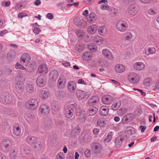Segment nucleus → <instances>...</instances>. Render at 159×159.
<instances>
[{
    "instance_id": "nucleus-1",
    "label": "nucleus",
    "mask_w": 159,
    "mask_h": 159,
    "mask_svg": "<svg viewBox=\"0 0 159 159\" xmlns=\"http://www.w3.org/2000/svg\"><path fill=\"white\" fill-rule=\"evenodd\" d=\"M38 106V101L34 98H32L28 100L25 103V105L26 109L31 111H34L36 109Z\"/></svg>"
},
{
    "instance_id": "nucleus-2",
    "label": "nucleus",
    "mask_w": 159,
    "mask_h": 159,
    "mask_svg": "<svg viewBox=\"0 0 159 159\" xmlns=\"http://www.w3.org/2000/svg\"><path fill=\"white\" fill-rule=\"evenodd\" d=\"M128 25L127 22L124 20H119L117 21L116 25L117 30L120 32H124L128 29Z\"/></svg>"
},
{
    "instance_id": "nucleus-3",
    "label": "nucleus",
    "mask_w": 159,
    "mask_h": 159,
    "mask_svg": "<svg viewBox=\"0 0 159 159\" xmlns=\"http://www.w3.org/2000/svg\"><path fill=\"white\" fill-rule=\"evenodd\" d=\"M127 79L130 82L133 84H136L138 83L140 79L138 75L135 72L129 74L128 76Z\"/></svg>"
},
{
    "instance_id": "nucleus-4",
    "label": "nucleus",
    "mask_w": 159,
    "mask_h": 159,
    "mask_svg": "<svg viewBox=\"0 0 159 159\" xmlns=\"http://www.w3.org/2000/svg\"><path fill=\"white\" fill-rule=\"evenodd\" d=\"M11 146V142L9 139H5L2 141L1 144L2 150L4 152L8 151Z\"/></svg>"
},
{
    "instance_id": "nucleus-5",
    "label": "nucleus",
    "mask_w": 159,
    "mask_h": 159,
    "mask_svg": "<svg viewBox=\"0 0 159 159\" xmlns=\"http://www.w3.org/2000/svg\"><path fill=\"white\" fill-rule=\"evenodd\" d=\"M128 11L129 14L132 16H135L139 11V9L134 4L130 5L128 7Z\"/></svg>"
},
{
    "instance_id": "nucleus-6",
    "label": "nucleus",
    "mask_w": 159,
    "mask_h": 159,
    "mask_svg": "<svg viewBox=\"0 0 159 159\" xmlns=\"http://www.w3.org/2000/svg\"><path fill=\"white\" fill-rule=\"evenodd\" d=\"M30 59V56L28 54L24 53L21 57L20 62L22 64L26 66L29 63Z\"/></svg>"
},
{
    "instance_id": "nucleus-7",
    "label": "nucleus",
    "mask_w": 159,
    "mask_h": 159,
    "mask_svg": "<svg viewBox=\"0 0 159 159\" xmlns=\"http://www.w3.org/2000/svg\"><path fill=\"white\" fill-rule=\"evenodd\" d=\"M39 112L42 115H47L50 111L49 106L46 104H42L41 105L38 109Z\"/></svg>"
},
{
    "instance_id": "nucleus-8",
    "label": "nucleus",
    "mask_w": 159,
    "mask_h": 159,
    "mask_svg": "<svg viewBox=\"0 0 159 159\" xmlns=\"http://www.w3.org/2000/svg\"><path fill=\"white\" fill-rule=\"evenodd\" d=\"M37 85L40 87H43L46 83V79L43 75H40L37 78L36 81Z\"/></svg>"
},
{
    "instance_id": "nucleus-9",
    "label": "nucleus",
    "mask_w": 159,
    "mask_h": 159,
    "mask_svg": "<svg viewBox=\"0 0 159 159\" xmlns=\"http://www.w3.org/2000/svg\"><path fill=\"white\" fill-rule=\"evenodd\" d=\"M102 52L103 56L107 59L112 60L114 59V57L111 52L107 48L102 50Z\"/></svg>"
},
{
    "instance_id": "nucleus-10",
    "label": "nucleus",
    "mask_w": 159,
    "mask_h": 159,
    "mask_svg": "<svg viewBox=\"0 0 159 159\" xmlns=\"http://www.w3.org/2000/svg\"><path fill=\"white\" fill-rule=\"evenodd\" d=\"M92 151L95 153L100 152L102 150V146L97 142H95L92 143L91 145Z\"/></svg>"
},
{
    "instance_id": "nucleus-11",
    "label": "nucleus",
    "mask_w": 159,
    "mask_h": 159,
    "mask_svg": "<svg viewBox=\"0 0 159 159\" xmlns=\"http://www.w3.org/2000/svg\"><path fill=\"white\" fill-rule=\"evenodd\" d=\"M77 88L76 83L73 81H69L67 83V89L71 93H74Z\"/></svg>"
},
{
    "instance_id": "nucleus-12",
    "label": "nucleus",
    "mask_w": 159,
    "mask_h": 159,
    "mask_svg": "<svg viewBox=\"0 0 159 159\" xmlns=\"http://www.w3.org/2000/svg\"><path fill=\"white\" fill-rule=\"evenodd\" d=\"M145 67V64L143 62L138 61L135 62L133 65L134 69L137 71L143 70Z\"/></svg>"
},
{
    "instance_id": "nucleus-13",
    "label": "nucleus",
    "mask_w": 159,
    "mask_h": 159,
    "mask_svg": "<svg viewBox=\"0 0 159 159\" xmlns=\"http://www.w3.org/2000/svg\"><path fill=\"white\" fill-rule=\"evenodd\" d=\"M114 70L116 73H121L125 71V68L122 64H117L115 65Z\"/></svg>"
},
{
    "instance_id": "nucleus-14",
    "label": "nucleus",
    "mask_w": 159,
    "mask_h": 159,
    "mask_svg": "<svg viewBox=\"0 0 159 159\" xmlns=\"http://www.w3.org/2000/svg\"><path fill=\"white\" fill-rule=\"evenodd\" d=\"M27 141L28 143L32 145L35 148L37 147V145H39V143L37 142V139L34 137L28 136Z\"/></svg>"
},
{
    "instance_id": "nucleus-15",
    "label": "nucleus",
    "mask_w": 159,
    "mask_h": 159,
    "mask_svg": "<svg viewBox=\"0 0 159 159\" xmlns=\"http://www.w3.org/2000/svg\"><path fill=\"white\" fill-rule=\"evenodd\" d=\"M93 55L92 52L89 51L85 52L83 54L82 58L83 60L88 61L92 59Z\"/></svg>"
},
{
    "instance_id": "nucleus-16",
    "label": "nucleus",
    "mask_w": 159,
    "mask_h": 159,
    "mask_svg": "<svg viewBox=\"0 0 159 159\" xmlns=\"http://www.w3.org/2000/svg\"><path fill=\"white\" fill-rule=\"evenodd\" d=\"M113 98L111 96L109 95L103 96L102 99V101L103 103L107 105L110 104L113 100Z\"/></svg>"
},
{
    "instance_id": "nucleus-17",
    "label": "nucleus",
    "mask_w": 159,
    "mask_h": 159,
    "mask_svg": "<svg viewBox=\"0 0 159 159\" xmlns=\"http://www.w3.org/2000/svg\"><path fill=\"white\" fill-rule=\"evenodd\" d=\"M133 119V115L131 114H128L125 115L123 118L121 120L122 123L125 124L129 123Z\"/></svg>"
},
{
    "instance_id": "nucleus-18",
    "label": "nucleus",
    "mask_w": 159,
    "mask_h": 159,
    "mask_svg": "<svg viewBox=\"0 0 159 159\" xmlns=\"http://www.w3.org/2000/svg\"><path fill=\"white\" fill-rule=\"evenodd\" d=\"M66 84V79L63 77H59L57 83V87L60 89H62L64 87Z\"/></svg>"
},
{
    "instance_id": "nucleus-19",
    "label": "nucleus",
    "mask_w": 159,
    "mask_h": 159,
    "mask_svg": "<svg viewBox=\"0 0 159 159\" xmlns=\"http://www.w3.org/2000/svg\"><path fill=\"white\" fill-rule=\"evenodd\" d=\"M2 101L6 103H10L11 102L12 99V97L8 94L6 93L4 94L2 97Z\"/></svg>"
},
{
    "instance_id": "nucleus-20",
    "label": "nucleus",
    "mask_w": 159,
    "mask_h": 159,
    "mask_svg": "<svg viewBox=\"0 0 159 159\" xmlns=\"http://www.w3.org/2000/svg\"><path fill=\"white\" fill-rule=\"evenodd\" d=\"M48 71V68L46 65L44 64H41L38 68V72L39 73L45 74Z\"/></svg>"
},
{
    "instance_id": "nucleus-21",
    "label": "nucleus",
    "mask_w": 159,
    "mask_h": 159,
    "mask_svg": "<svg viewBox=\"0 0 159 159\" xmlns=\"http://www.w3.org/2000/svg\"><path fill=\"white\" fill-rule=\"evenodd\" d=\"M87 21L90 23L94 22L96 20V15L94 13H91L87 17Z\"/></svg>"
},
{
    "instance_id": "nucleus-22",
    "label": "nucleus",
    "mask_w": 159,
    "mask_h": 159,
    "mask_svg": "<svg viewBox=\"0 0 159 159\" xmlns=\"http://www.w3.org/2000/svg\"><path fill=\"white\" fill-rule=\"evenodd\" d=\"M73 110L70 107H67L65 108L64 113L66 117L68 118H71L73 115Z\"/></svg>"
},
{
    "instance_id": "nucleus-23",
    "label": "nucleus",
    "mask_w": 159,
    "mask_h": 159,
    "mask_svg": "<svg viewBox=\"0 0 159 159\" xmlns=\"http://www.w3.org/2000/svg\"><path fill=\"white\" fill-rule=\"evenodd\" d=\"M109 110L108 107L105 106H102L99 109V113L101 115L105 116L108 114Z\"/></svg>"
},
{
    "instance_id": "nucleus-24",
    "label": "nucleus",
    "mask_w": 159,
    "mask_h": 159,
    "mask_svg": "<svg viewBox=\"0 0 159 159\" xmlns=\"http://www.w3.org/2000/svg\"><path fill=\"white\" fill-rule=\"evenodd\" d=\"M144 52L147 55H152L156 53V50L154 47H146L144 49Z\"/></svg>"
},
{
    "instance_id": "nucleus-25",
    "label": "nucleus",
    "mask_w": 159,
    "mask_h": 159,
    "mask_svg": "<svg viewBox=\"0 0 159 159\" xmlns=\"http://www.w3.org/2000/svg\"><path fill=\"white\" fill-rule=\"evenodd\" d=\"M49 93L46 90L41 91L39 93V97L43 100L47 99L49 97Z\"/></svg>"
},
{
    "instance_id": "nucleus-26",
    "label": "nucleus",
    "mask_w": 159,
    "mask_h": 159,
    "mask_svg": "<svg viewBox=\"0 0 159 159\" xmlns=\"http://www.w3.org/2000/svg\"><path fill=\"white\" fill-rule=\"evenodd\" d=\"M107 2V0H101L98 1V4H100L102 3H104V4H102L101 5V9L103 10H109V6L107 4H106Z\"/></svg>"
},
{
    "instance_id": "nucleus-27",
    "label": "nucleus",
    "mask_w": 159,
    "mask_h": 159,
    "mask_svg": "<svg viewBox=\"0 0 159 159\" xmlns=\"http://www.w3.org/2000/svg\"><path fill=\"white\" fill-rule=\"evenodd\" d=\"M92 39L94 42L99 45L102 44L103 41V38L98 35H95L93 37Z\"/></svg>"
},
{
    "instance_id": "nucleus-28",
    "label": "nucleus",
    "mask_w": 159,
    "mask_h": 159,
    "mask_svg": "<svg viewBox=\"0 0 159 159\" xmlns=\"http://www.w3.org/2000/svg\"><path fill=\"white\" fill-rule=\"evenodd\" d=\"M76 95L79 99H83L86 97L87 94L85 92L78 90L76 92Z\"/></svg>"
},
{
    "instance_id": "nucleus-29",
    "label": "nucleus",
    "mask_w": 159,
    "mask_h": 159,
    "mask_svg": "<svg viewBox=\"0 0 159 159\" xmlns=\"http://www.w3.org/2000/svg\"><path fill=\"white\" fill-rule=\"evenodd\" d=\"M58 73L56 70H52L50 71L49 74V79L51 80H55L58 77Z\"/></svg>"
},
{
    "instance_id": "nucleus-30",
    "label": "nucleus",
    "mask_w": 159,
    "mask_h": 159,
    "mask_svg": "<svg viewBox=\"0 0 159 159\" xmlns=\"http://www.w3.org/2000/svg\"><path fill=\"white\" fill-rule=\"evenodd\" d=\"M13 132L16 136H19L21 133V128L18 126L14 125L13 127Z\"/></svg>"
},
{
    "instance_id": "nucleus-31",
    "label": "nucleus",
    "mask_w": 159,
    "mask_h": 159,
    "mask_svg": "<svg viewBox=\"0 0 159 159\" xmlns=\"http://www.w3.org/2000/svg\"><path fill=\"white\" fill-rule=\"evenodd\" d=\"M124 38L125 40L128 41H132L133 39V36L132 33L129 32H125L124 34Z\"/></svg>"
},
{
    "instance_id": "nucleus-32",
    "label": "nucleus",
    "mask_w": 159,
    "mask_h": 159,
    "mask_svg": "<svg viewBox=\"0 0 159 159\" xmlns=\"http://www.w3.org/2000/svg\"><path fill=\"white\" fill-rule=\"evenodd\" d=\"M135 133V129L132 127L129 126L127 127L125 132L126 136H129L134 134Z\"/></svg>"
},
{
    "instance_id": "nucleus-33",
    "label": "nucleus",
    "mask_w": 159,
    "mask_h": 159,
    "mask_svg": "<svg viewBox=\"0 0 159 159\" xmlns=\"http://www.w3.org/2000/svg\"><path fill=\"white\" fill-rule=\"evenodd\" d=\"M97 26L95 25H90L87 28V32L90 34H93L97 30Z\"/></svg>"
},
{
    "instance_id": "nucleus-34",
    "label": "nucleus",
    "mask_w": 159,
    "mask_h": 159,
    "mask_svg": "<svg viewBox=\"0 0 159 159\" xmlns=\"http://www.w3.org/2000/svg\"><path fill=\"white\" fill-rule=\"evenodd\" d=\"M98 31L99 34L101 36L104 35L107 32L106 27L103 26H100Z\"/></svg>"
},
{
    "instance_id": "nucleus-35",
    "label": "nucleus",
    "mask_w": 159,
    "mask_h": 159,
    "mask_svg": "<svg viewBox=\"0 0 159 159\" xmlns=\"http://www.w3.org/2000/svg\"><path fill=\"white\" fill-rule=\"evenodd\" d=\"M143 84L145 87H149L152 84V80L150 78H146L144 80Z\"/></svg>"
},
{
    "instance_id": "nucleus-36",
    "label": "nucleus",
    "mask_w": 159,
    "mask_h": 159,
    "mask_svg": "<svg viewBox=\"0 0 159 159\" xmlns=\"http://www.w3.org/2000/svg\"><path fill=\"white\" fill-rule=\"evenodd\" d=\"M97 125L100 127H104L106 125L105 119L102 118L98 119L97 123Z\"/></svg>"
},
{
    "instance_id": "nucleus-37",
    "label": "nucleus",
    "mask_w": 159,
    "mask_h": 159,
    "mask_svg": "<svg viewBox=\"0 0 159 159\" xmlns=\"http://www.w3.org/2000/svg\"><path fill=\"white\" fill-rule=\"evenodd\" d=\"M99 98L98 96H94L92 97L89 100V103L91 105H94L98 102Z\"/></svg>"
},
{
    "instance_id": "nucleus-38",
    "label": "nucleus",
    "mask_w": 159,
    "mask_h": 159,
    "mask_svg": "<svg viewBox=\"0 0 159 159\" xmlns=\"http://www.w3.org/2000/svg\"><path fill=\"white\" fill-rule=\"evenodd\" d=\"M15 87L17 90H22L24 89V84L22 82L21 83L19 82H16L15 84Z\"/></svg>"
},
{
    "instance_id": "nucleus-39",
    "label": "nucleus",
    "mask_w": 159,
    "mask_h": 159,
    "mask_svg": "<svg viewBox=\"0 0 159 159\" xmlns=\"http://www.w3.org/2000/svg\"><path fill=\"white\" fill-rule=\"evenodd\" d=\"M121 102L120 101H116L113 102L111 106L112 109L114 110H116L119 108Z\"/></svg>"
},
{
    "instance_id": "nucleus-40",
    "label": "nucleus",
    "mask_w": 159,
    "mask_h": 159,
    "mask_svg": "<svg viewBox=\"0 0 159 159\" xmlns=\"http://www.w3.org/2000/svg\"><path fill=\"white\" fill-rule=\"evenodd\" d=\"M76 25L78 27L83 28L86 26L87 25L86 22L83 19H81L79 20Z\"/></svg>"
},
{
    "instance_id": "nucleus-41",
    "label": "nucleus",
    "mask_w": 159,
    "mask_h": 159,
    "mask_svg": "<svg viewBox=\"0 0 159 159\" xmlns=\"http://www.w3.org/2000/svg\"><path fill=\"white\" fill-rule=\"evenodd\" d=\"M85 45L80 43H78L75 47L76 50L79 52H82L85 48Z\"/></svg>"
},
{
    "instance_id": "nucleus-42",
    "label": "nucleus",
    "mask_w": 159,
    "mask_h": 159,
    "mask_svg": "<svg viewBox=\"0 0 159 159\" xmlns=\"http://www.w3.org/2000/svg\"><path fill=\"white\" fill-rule=\"evenodd\" d=\"M98 110V108L94 106L90 107L89 109V113L90 116H93L95 114Z\"/></svg>"
},
{
    "instance_id": "nucleus-43",
    "label": "nucleus",
    "mask_w": 159,
    "mask_h": 159,
    "mask_svg": "<svg viewBox=\"0 0 159 159\" xmlns=\"http://www.w3.org/2000/svg\"><path fill=\"white\" fill-rule=\"evenodd\" d=\"M112 136L113 132L111 131L109 132L104 139L105 143H107L109 142L112 138Z\"/></svg>"
},
{
    "instance_id": "nucleus-44",
    "label": "nucleus",
    "mask_w": 159,
    "mask_h": 159,
    "mask_svg": "<svg viewBox=\"0 0 159 159\" xmlns=\"http://www.w3.org/2000/svg\"><path fill=\"white\" fill-rule=\"evenodd\" d=\"M16 82H19L24 83L25 81V78L22 74H20L18 75L15 79Z\"/></svg>"
},
{
    "instance_id": "nucleus-45",
    "label": "nucleus",
    "mask_w": 159,
    "mask_h": 159,
    "mask_svg": "<svg viewBox=\"0 0 159 159\" xmlns=\"http://www.w3.org/2000/svg\"><path fill=\"white\" fill-rule=\"evenodd\" d=\"M56 95L58 98L60 99L65 98L66 96V93L63 91H59L57 93Z\"/></svg>"
},
{
    "instance_id": "nucleus-46",
    "label": "nucleus",
    "mask_w": 159,
    "mask_h": 159,
    "mask_svg": "<svg viewBox=\"0 0 159 159\" xmlns=\"http://www.w3.org/2000/svg\"><path fill=\"white\" fill-rule=\"evenodd\" d=\"M15 52L14 50H11L8 54L7 57L9 59L12 60L15 57Z\"/></svg>"
},
{
    "instance_id": "nucleus-47",
    "label": "nucleus",
    "mask_w": 159,
    "mask_h": 159,
    "mask_svg": "<svg viewBox=\"0 0 159 159\" xmlns=\"http://www.w3.org/2000/svg\"><path fill=\"white\" fill-rule=\"evenodd\" d=\"M122 140L120 138L117 137L115 139V143L116 147H119L122 144Z\"/></svg>"
},
{
    "instance_id": "nucleus-48",
    "label": "nucleus",
    "mask_w": 159,
    "mask_h": 159,
    "mask_svg": "<svg viewBox=\"0 0 159 159\" xmlns=\"http://www.w3.org/2000/svg\"><path fill=\"white\" fill-rule=\"evenodd\" d=\"M80 128L78 126L72 131L71 134L74 136L76 135L80 132Z\"/></svg>"
},
{
    "instance_id": "nucleus-49",
    "label": "nucleus",
    "mask_w": 159,
    "mask_h": 159,
    "mask_svg": "<svg viewBox=\"0 0 159 159\" xmlns=\"http://www.w3.org/2000/svg\"><path fill=\"white\" fill-rule=\"evenodd\" d=\"M88 47L89 50L93 52H95L97 50V47L94 45L89 44L88 45Z\"/></svg>"
},
{
    "instance_id": "nucleus-50",
    "label": "nucleus",
    "mask_w": 159,
    "mask_h": 159,
    "mask_svg": "<svg viewBox=\"0 0 159 159\" xmlns=\"http://www.w3.org/2000/svg\"><path fill=\"white\" fill-rule=\"evenodd\" d=\"M34 90L33 86L30 84L27 85L26 87V90L30 93H32L34 92Z\"/></svg>"
},
{
    "instance_id": "nucleus-51",
    "label": "nucleus",
    "mask_w": 159,
    "mask_h": 159,
    "mask_svg": "<svg viewBox=\"0 0 159 159\" xmlns=\"http://www.w3.org/2000/svg\"><path fill=\"white\" fill-rule=\"evenodd\" d=\"M65 155L62 152L58 153L56 156V159H64Z\"/></svg>"
},
{
    "instance_id": "nucleus-52",
    "label": "nucleus",
    "mask_w": 159,
    "mask_h": 159,
    "mask_svg": "<svg viewBox=\"0 0 159 159\" xmlns=\"http://www.w3.org/2000/svg\"><path fill=\"white\" fill-rule=\"evenodd\" d=\"M75 33L77 36L79 38L82 37L84 34V32L82 30H77Z\"/></svg>"
},
{
    "instance_id": "nucleus-53",
    "label": "nucleus",
    "mask_w": 159,
    "mask_h": 159,
    "mask_svg": "<svg viewBox=\"0 0 159 159\" xmlns=\"http://www.w3.org/2000/svg\"><path fill=\"white\" fill-rule=\"evenodd\" d=\"M7 115L12 117H15L17 116L16 113L14 112L13 111L9 110H7Z\"/></svg>"
},
{
    "instance_id": "nucleus-54",
    "label": "nucleus",
    "mask_w": 159,
    "mask_h": 159,
    "mask_svg": "<svg viewBox=\"0 0 159 159\" xmlns=\"http://www.w3.org/2000/svg\"><path fill=\"white\" fill-rule=\"evenodd\" d=\"M16 69H20L22 70H25V68L19 63H16L15 66Z\"/></svg>"
},
{
    "instance_id": "nucleus-55",
    "label": "nucleus",
    "mask_w": 159,
    "mask_h": 159,
    "mask_svg": "<svg viewBox=\"0 0 159 159\" xmlns=\"http://www.w3.org/2000/svg\"><path fill=\"white\" fill-rule=\"evenodd\" d=\"M117 112L119 115H122L125 113L126 112V111L125 108H122L121 109L119 110Z\"/></svg>"
},
{
    "instance_id": "nucleus-56",
    "label": "nucleus",
    "mask_w": 159,
    "mask_h": 159,
    "mask_svg": "<svg viewBox=\"0 0 159 159\" xmlns=\"http://www.w3.org/2000/svg\"><path fill=\"white\" fill-rule=\"evenodd\" d=\"M148 14L150 15L154 16L156 14L155 11L152 9H149L148 11Z\"/></svg>"
},
{
    "instance_id": "nucleus-57",
    "label": "nucleus",
    "mask_w": 159,
    "mask_h": 159,
    "mask_svg": "<svg viewBox=\"0 0 159 159\" xmlns=\"http://www.w3.org/2000/svg\"><path fill=\"white\" fill-rule=\"evenodd\" d=\"M27 16V14L25 12L20 13L18 14V17L20 18Z\"/></svg>"
},
{
    "instance_id": "nucleus-58",
    "label": "nucleus",
    "mask_w": 159,
    "mask_h": 159,
    "mask_svg": "<svg viewBox=\"0 0 159 159\" xmlns=\"http://www.w3.org/2000/svg\"><path fill=\"white\" fill-rule=\"evenodd\" d=\"M23 149L24 152L26 153H29L30 151V148L27 146L24 147Z\"/></svg>"
},
{
    "instance_id": "nucleus-59",
    "label": "nucleus",
    "mask_w": 159,
    "mask_h": 159,
    "mask_svg": "<svg viewBox=\"0 0 159 159\" xmlns=\"http://www.w3.org/2000/svg\"><path fill=\"white\" fill-rule=\"evenodd\" d=\"M52 109L55 111H58L59 107L58 105H53L52 107Z\"/></svg>"
},
{
    "instance_id": "nucleus-60",
    "label": "nucleus",
    "mask_w": 159,
    "mask_h": 159,
    "mask_svg": "<svg viewBox=\"0 0 159 159\" xmlns=\"http://www.w3.org/2000/svg\"><path fill=\"white\" fill-rule=\"evenodd\" d=\"M33 31L35 34H38L41 31V30L40 29L36 27H34Z\"/></svg>"
},
{
    "instance_id": "nucleus-61",
    "label": "nucleus",
    "mask_w": 159,
    "mask_h": 159,
    "mask_svg": "<svg viewBox=\"0 0 159 159\" xmlns=\"http://www.w3.org/2000/svg\"><path fill=\"white\" fill-rule=\"evenodd\" d=\"M85 154L86 157H89L91 156L90 151L88 149H87L85 151Z\"/></svg>"
},
{
    "instance_id": "nucleus-62",
    "label": "nucleus",
    "mask_w": 159,
    "mask_h": 159,
    "mask_svg": "<svg viewBox=\"0 0 159 159\" xmlns=\"http://www.w3.org/2000/svg\"><path fill=\"white\" fill-rule=\"evenodd\" d=\"M78 84H82L86 85V82L82 79H80L77 81Z\"/></svg>"
},
{
    "instance_id": "nucleus-63",
    "label": "nucleus",
    "mask_w": 159,
    "mask_h": 159,
    "mask_svg": "<svg viewBox=\"0 0 159 159\" xmlns=\"http://www.w3.org/2000/svg\"><path fill=\"white\" fill-rule=\"evenodd\" d=\"M7 32V31L6 30H0V36H3L6 34Z\"/></svg>"
},
{
    "instance_id": "nucleus-64",
    "label": "nucleus",
    "mask_w": 159,
    "mask_h": 159,
    "mask_svg": "<svg viewBox=\"0 0 159 159\" xmlns=\"http://www.w3.org/2000/svg\"><path fill=\"white\" fill-rule=\"evenodd\" d=\"M99 132V129L95 128L93 129V134L96 136H97Z\"/></svg>"
}]
</instances>
